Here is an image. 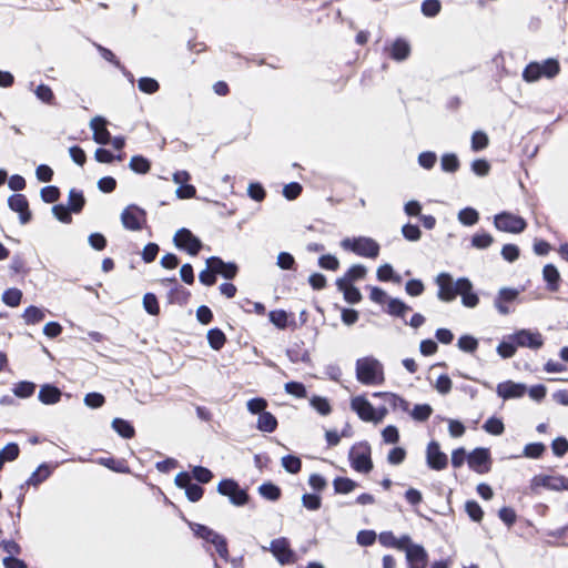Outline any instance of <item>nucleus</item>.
Returning <instances> with one entry per match:
<instances>
[{
  "label": "nucleus",
  "mask_w": 568,
  "mask_h": 568,
  "mask_svg": "<svg viewBox=\"0 0 568 568\" xmlns=\"http://www.w3.org/2000/svg\"><path fill=\"white\" fill-rule=\"evenodd\" d=\"M36 384L28 381L19 382L12 388L13 394L20 398H28L32 396Z\"/></svg>",
  "instance_id": "nucleus-37"
},
{
  "label": "nucleus",
  "mask_w": 568,
  "mask_h": 568,
  "mask_svg": "<svg viewBox=\"0 0 568 568\" xmlns=\"http://www.w3.org/2000/svg\"><path fill=\"white\" fill-rule=\"evenodd\" d=\"M489 450L487 448H476L468 456L469 467L478 474L488 471Z\"/></svg>",
  "instance_id": "nucleus-16"
},
{
  "label": "nucleus",
  "mask_w": 568,
  "mask_h": 568,
  "mask_svg": "<svg viewBox=\"0 0 568 568\" xmlns=\"http://www.w3.org/2000/svg\"><path fill=\"white\" fill-rule=\"evenodd\" d=\"M386 311L392 316L405 318L406 313L410 311V307L399 298L389 297Z\"/></svg>",
  "instance_id": "nucleus-26"
},
{
  "label": "nucleus",
  "mask_w": 568,
  "mask_h": 568,
  "mask_svg": "<svg viewBox=\"0 0 568 568\" xmlns=\"http://www.w3.org/2000/svg\"><path fill=\"white\" fill-rule=\"evenodd\" d=\"M406 559L409 564V568H425L428 555L423 546L413 545V547L407 549Z\"/></svg>",
  "instance_id": "nucleus-19"
},
{
  "label": "nucleus",
  "mask_w": 568,
  "mask_h": 568,
  "mask_svg": "<svg viewBox=\"0 0 568 568\" xmlns=\"http://www.w3.org/2000/svg\"><path fill=\"white\" fill-rule=\"evenodd\" d=\"M225 341V334L220 328H212L207 332V342L213 349H221Z\"/></svg>",
  "instance_id": "nucleus-38"
},
{
  "label": "nucleus",
  "mask_w": 568,
  "mask_h": 568,
  "mask_svg": "<svg viewBox=\"0 0 568 568\" xmlns=\"http://www.w3.org/2000/svg\"><path fill=\"white\" fill-rule=\"evenodd\" d=\"M44 311L33 305L27 307L22 314V318L27 325H34L40 323L44 320Z\"/></svg>",
  "instance_id": "nucleus-29"
},
{
  "label": "nucleus",
  "mask_w": 568,
  "mask_h": 568,
  "mask_svg": "<svg viewBox=\"0 0 568 568\" xmlns=\"http://www.w3.org/2000/svg\"><path fill=\"white\" fill-rule=\"evenodd\" d=\"M318 265L324 270L336 271L339 267V261L332 254H325L318 258Z\"/></svg>",
  "instance_id": "nucleus-60"
},
{
  "label": "nucleus",
  "mask_w": 568,
  "mask_h": 568,
  "mask_svg": "<svg viewBox=\"0 0 568 568\" xmlns=\"http://www.w3.org/2000/svg\"><path fill=\"white\" fill-rule=\"evenodd\" d=\"M143 307L151 315H158L160 312L158 298L152 293H146L143 296Z\"/></svg>",
  "instance_id": "nucleus-52"
},
{
  "label": "nucleus",
  "mask_w": 568,
  "mask_h": 568,
  "mask_svg": "<svg viewBox=\"0 0 568 568\" xmlns=\"http://www.w3.org/2000/svg\"><path fill=\"white\" fill-rule=\"evenodd\" d=\"M462 296V303L466 307H475L477 306L479 298L477 294L473 292V284L467 277L459 278V293Z\"/></svg>",
  "instance_id": "nucleus-20"
},
{
  "label": "nucleus",
  "mask_w": 568,
  "mask_h": 568,
  "mask_svg": "<svg viewBox=\"0 0 568 568\" xmlns=\"http://www.w3.org/2000/svg\"><path fill=\"white\" fill-rule=\"evenodd\" d=\"M494 224L497 230L508 233H520L527 225L524 219L508 212L497 214Z\"/></svg>",
  "instance_id": "nucleus-10"
},
{
  "label": "nucleus",
  "mask_w": 568,
  "mask_h": 568,
  "mask_svg": "<svg viewBox=\"0 0 568 568\" xmlns=\"http://www.w3.org/2000/svg\"><path fill=\"white\" fill-rule=\"evenodd\" d=\"M541 487L550 491H568V477L561 474L535 475V488Z\"/></svg>",
  "instance_id": "nucleus-9"
},
{
  "label": "nucleus",
  "mask_w": 568,
  "mask_h": 568,
  "mask_svg": "<svg viewBox=\"0 0 568 568\" xmlns=\"http://www.w3.org/2000/svg\"><path fill=\"white\" fill-rule=\"evenodd\" d=\"M410 54V44L403 38H397L389 48V57L395 61H404Z\"/></svg>",
  "instance_id": "nucleus-23"
},
{
  "label": "nucleus",
  "mask_w": 568,
  "mask_h": 568,
  "mask_svg": "<svg viewBox=\"0 0 568 568\" xmlns=\"http://www.w3.org/2000/svg\"><path fill=\"white\" fill-rule=\"evenodd\" d=\"M268 318L277 328L284 329L287 326V314L285 311H271Z\"/></svg>",
  "instance_id": "nucleus-53"
},
{
  "label": "nucleus",
  "mask_w": 568,
  "mask_h": 568,
  "mask_svg": "<svg viewBox=\"0 0 568 568\" xmlns=\"http://www.w3.org/2000/svg\"><path fill=\"white\" fill-rule=\"evenodd\" d=\"M129 168L138 174H145L150 171L151 163L142 155H133L129 162Z\"/></svg>",
  "instance_id": "nucleus-33"
},
{
  "label": "nucleus",
  "mask_w": 568,
  "mask_h": 568,
  "mask_svg": "<svg viewBox=\"0 0 568 568\" xmlns=\"http://www.w3.org/2000/svg\"><path fill=\"white\" fill-rule=\"evenodd\" d=\"M479 220L478 212L473 207H465L458 212V221L467 226L476 224Z\"/></svg>",
  "instance_id": "nucleus-40"
},
{
  "label": "nucleus",
  "mask_w": 568,
  "mask_h": 568,
  "mask_svg": "<svg viewBox=\"0 0 568 568\" xmlns=\"http://www.w3.org/2000/svg\"><path fill=\"white\" fill-rule=\"evenodd\" d=\"M192 530L194 534L199 537L204 539L205 541L214 545L217 554L223 559H227L229 557V549H227V541L226 539L214 531L213 529L209 528L207 526L201 525V524H190Z\"/></svg>",
  "instance_id": "nucleus-4"
},
{
  "label": "nucleus",
  "mask_w": 568,
  "mask_h": 568,
  "mask_svg": "<svg viewBox=\"0 0 568 568\" xmlns=\"http://www.w3.org/2000/svg\"><path fill=\"white\" fill-rule=\"evenodd\" d=\"M146 221V213L135 204L128 205L121 213V222L124 229L140 231Z\"/></svg>",
  "instance_id": "nucleus-6"
},
{
  "label": "nucleus",
  "mask_w": 568,
  "mask_h": 568,
  "mask_svg": "<svg viewBox=\"0 0 568 568\" xmlns=\"http://www.w3.org/2000/svg\"><path fill=\"white\" fill-rule=\"evenodd\" d=\"M436 161H437L436 153L432 152V151L422 152L418 155V164L426 170L433 169Z\"/></svg>",
  "instance_id": "nucleus-59"
},
{
  "label": "nucleus",
  "mask_w": 568,
  "mask_h": 568,
  "mask_svg": "<svg viewBox=\"0 0 568 568\" xmlns=\"http://www.w3.org/2000/svg\"><path fill=\"white\" fill-rule=\"evenodd\" d=\"M267 550L266 547H263ZM268 550L277 559L281 565L295 562V554L290 547V542L285 537L276 538L271 541Z\"/></svg>",
  "instance_id": "nucleus-11"
},
{
  "label": "nucleus",
  "mask_w": 568,
  "mask_h": 568,
  "mask_svg": "<svg viewBox=\"0 0 568 568\" xmlns=\"http://www.w3.org/2000/svg\"><path fill=\"white\" fill-rule=\"evenodd\" d=\"M366 273H367V270L364 265L355 264L349 267V270L343 277H339L336 281H343L344 283L352 284V282H354V281L364 278Z\"/></svg>",
  "instance_id": "nucleus-31"
},
{
  "label": "nucleus",
  "mask_w": 568,
  "mask_h": 568,
  "mask_svg": "<svg viewBox=\"0 0 568 568\" xmlns=\"http://www.w3.org/2000/svg\"><path fill=\"white\" fill-rule=\"evenodd\" d=\"M34 94L40 101H42L47 104H53L54 94L49 85H47V84L38 85L37 89L34 90Z\"/></svg>",
  "instance_id": "nucleus-48"
},
{
  "label": "nucleus",
  "mask_w": 568,
  "mask_h": 568,
  "mask_svg": "<svg viewBox=\"0 0 568 568\" xmlns=\"http://www.w3.org/2000/svg\"><path fill=\"white\" fill-rule=\"evenodd\" d=\"M542 280L546 284L547 291L556 293L560 288L561 276L558 267L552 263H547L542 267Z\"/></svg>",
  "instance_id": "nucleus-17"
},
{
  "label": "nucleus",
  "mask_w": 568,
  "mask_h": 568,
  "mask_svg": "<svg viewBox=\"0 0 568 568\" xmlns=\"http://www.w3.org/2000/svg\"><path fill=\"white\" fill-rule=\"evenodd\" d=\"M21 298L22 292L19 288H8L2 294V302L10 307L18 306Z\"/></svg>",
  "instance_id": "nucleus-43"
},
{
  "label": "nucleus",
  "mask_w": 568,
  "mask_h": 568,
  "mask_svg": "<svg viewBox=\"0 0 568 568\" xmlns=\"http://www.w3.org/2000/svg\"><path fill=\"white\" fill-rule=\"evenodd\" d=\"M377 278L382 282L393 281L395 283L400 282V276L395 275L393 266L388 263L381 265L376 272Z\"/></svg>",
  "instance_id": "nucleus-42"
},
{
  "label": "nucleus",
  "mask_w": 568,
  "mask_h": 568,
  "mask_svg": "<svg viewBox=\"0 0 568 568\" xmlns=\"http://www.w3.org/2000/svg\"><path fill=\"white\" fill-rule=\"evenodd\" d=\"M483 428L491 435H501L505 429L503 422L496 417L488 418Z\"/></svg>",
  "instance_id": "nucleus-50"
},
{
  "label": "nucleus",
  "mask_w": 568,
  "mask_h": 568,
  "mask_svg": "<svg viewBox=\"0 0 568 568\" xmlns=\"http://www.w3.org/2000/svg\"><path fill=\"white\" fill-rule=\"evenodd\" d=\"M112 428L123 438H132L135 434L134 427L125 419L114 418Z\"/></svg>",
  "instance_id": "nucleus-30"
},
{
  "label": "nucleus",
  "mask_w": 568,
  "mask_h": 568,
  "mask_svg": "<svg viewBox=\"0 0 568 568\" xmlns=\"http://www.w3.org/2000/svg\"><path fill=\"white\" fill-rule=\"evenodd\" d=\"M85 203V199L81 191L71 189L68 196V210L69 212L79 213Z\"/></svg>",
  "instance_id": "nucleus-28"
},
{
  "label": "nucleus",
  "mask_w": 568,
  "mask_h": 568,
  "mask_svg": "<svg viewBox=\"0 0 568 568\" xmlns=\"http://www.w3.org/2000/svg\"><path fill=\"white\" fill-rule=\"evenodd\" d=\"M277 427V419L276 417L270 413L264 412L261 415H258L257 418V429L265 433H273Z\"/></svg>",
  "instance_id": "nucleus-27"
},
{
  "label": "nucleus",
  "mask_w": 568,
  "mask_h": 568,
  "mask_svg": "<svg viewBox=\"0 0 568 568\" xmlns=\"http://www.w3.org/2000/svg\"><path fill=\"white\" fill-rule=\"evenodd\" d=\"M83 402L90 408H99L104 404L105 398L102 394L92 392V393H88L84 396Z\"/></svg>",
  "instance_id": "nucleus-62"
},
{
  "label": "nucleus",
  "mask_w": 568,
  "mask_h": 568,
  "mask_svg": "<svg viewBox=\"0 0 568 568\" xmlns=\"http://www.w3.org/2000/svg\"><path fill=\"white\" fill-rule=\"evenodd\" d=\"M51 474V470L47 464H41L27 480L28 485L38 486L44 481Z\"/></svg>",
  "instance_id": "nucleus-36"
},
{
  "label": "nucleus",
  "mask_w": 568,
  "mask_h": 568,
  "mask_svg": "<svg viewBox=\"0 0 568 568\" xmlns=\"http://www.w3.org/2000/svg\"><path fill=\"white\" fill-rule=\"evenodd\" d=\"M488 142L489 140L485 132L476 131L471 136V149L475 152L484 150L485 148H487Z\"/></svg>",
  "instance_id": "nucleus-51"
},
{
  "label": "nucleus",
  "mask_w": 568,
  "mask_h": 568,
  "mask_svg": "<svg viewBox=\"0 0 568 568\" xmlns=\"http://www.w3.org/2000/svg\"><path fill=\"white\" fill-rule=\"evenodd\" d=\"M560 63L556 58H546L541 61L535 60V82L540 79L551 80L560 73Z\"/></svg>",
  "instance_id": "nucleus-13"
},
{
  "label": "nucleus",
  "mask_w": 568,
  "mask_h": 568,
  "mask_svg": "<svg viewBox=\"0 0 568 568\" xmlns=\"http://www.w3.org/2000/svg\"><path fill=\"white\" fill-rule=\"evenodd\" d=\"M276 265L281 270H293L295 266V258L291 253L281 252L276 257Z\"/></svg>",
  "instance_id": "nucleus-54"
},
{
  "label": "nucleus",
  "mask_w": 568,
  "mask_h": 568,
  "mask_svg": "<svg viewBox=\"0 0 568 568\" xmlns=\"http://www.w3.org/2000/svg\"><path fill=\"white\" fill-rule=\"evenodd\" d=\"M260 495L267 499L275 501L281 497V489L272 483H264L258 487Z\"/></svg>",
  "instance_id": "nucleus-39"
},
{
  "label": "nucleus",
  "mask_w": 568,
  "mask_h": 568,
  "mask_svg": "<svg viewBox=\"0 0 568 568\" xmlns=\"http://www.w3.org/2000/svg\"><path fill=\"white\" fill-rule=\"evenodd\" d=\"M477 346L478 342L473 336L464 335L458 339V347L464 352L473 353L477 349Z\"/></svg>",
  "instance_id": "nucleus-63"
},
{
  "label": "nucleus",
  "mask_w": 568,
  "mask_h": 568,
  "mask_svg": "<svg viewBox=\"0 0 568 568\" xmlns=\"http://www.w3.org/2000/svg\"><path fill=\"white\" fill-rule=\"evenodd\" d=\"M465 510L467 515L473 519L474 521H480L484 516V511L479 504L475 500H468L465 504Z\"/></svg>",
  "instance_id": "nucleus-49"
},
{
  "label": "nucleus",
  "mask_w": 568,
  "mask_h": 568,
  "mask_svg": "<svg viewBox=\"0 0 568 568\" xmlns=\"http://www.w3.org/2000/svg\"><path fill=\"white\" fill-rule=\"evenodd\" d=\"M518 296V291L511 288H501L498 293V296L495 300V307L503 315H506L510 312L507 303H510L516 300Z\"/></svg>",
  "instance_id": "nucleus-22"
},
{
  "label": "nucleus",
  "mask_w": 568,
  "mask_h": 568,
  "mask_svg": "<svg viewBox=\"0 0 568 568\" xmlns=\"http://www.w3.org/2000/svg\"><path fill=\"white\" fill-rule=\"evenodd\" d=\"M333 486L336 494H348L357 487V484L347 477H336Z\"/></svg>",
  "instance_id": "nucleus-35"
},
{
  "label": "nucleus",
  "mask_w": 568,
  "mask_h": 568,
  "mask_svg": "<svg viewBox=\"0 0 568 568\" xmlns=\"http://www.w3.org/2000/svg\"><path fill=\"white\" fill-rule=\"evenodd\" d=\"M442 9V4L439 0H424L420 6L422 13L425 17L434 18L436 17Z\"/></svg>",
  "instance_id": "nucleus-46"
},
{
  "label": "nucleus",
  "mask_w": 568,
  "mask_h": 568,
  "mask_svg": "<svg viewBox=\"0 0 568 568\" xmlns=\"http://www.w3.org/2000/svg\"><path fill=\"white\" fill-rule=\"evenodd\" d=\"M402 234L407 241H410V242H416L422 236V232H420L419 227L415 224H409V223L405 224L402 227Z\"/></svg>",
  "instance_id": "nucleus-56"
},
{
  "label": "nucleus",
  "mask_w": 568,
  "mask_h": 568,
  "mask_svg": "<svg viewBox=\"0 0 568 568\" xmlns=\"http://www.w3.org/2000/svg\"><path fill=\"white\" fill-rule=\"evenodd\" d=\"M20 453L19 446L16 443L7 444L1 450L0 455L3 456L6 462H13L18 458Z\"/></svg>",
  "instance_id": "nucleus-61"
},
{
  "label": "nucleus",
  "mask_w": 568,
  "mask_h": 568,
  "mask_svg": "<svg viewBox=\"0 0 568 568\" xmlns=\"http://www.w3.org/2000/svg\"><path fill=\"white\" fill-rule=\"evenodd\" d=\"M336 286L343 293L344 298L349 304H357L362 301V294L357 287L343 281H336Z\"/></svg>",
  "instance_id": "nucleus-25"
},
{
  "label": "nucleus",
  "mask_w": 568,
  "mask_h": 568,
  "mask_svg": "<svg viewBox=\"0 0 568 568\" xmlns=\"http://www.w3.org/2000/svg\"><path fill=\"white\" fill-rule=\"evenodd\" d=\"M284 389L287 394H291L297 398L306 397V388L300 382H288L284 385Z\"/></svg>",
  "instance_id": "nucleus-55"
},
{
  "label": "nucleus",
  "mask_w": 568,
  "mask_h": 568,
  "mask_svg": "<svg viewBox=\"0 0 568 568\" xmlns=\"http://www.w3.org/2000/svg\"><path fill=\"white\" fill-rule=\"evenodd\" d=\"M371 454L372 449L367 442H359L353 445L348 453L353 469L363 474L369 473L373 469Z\"/></svg>",
  "instance_id": "nucleus-2"
},
{
  "label": "nucleus",
  "mask_w": 568,
  "mask_h": 568,
  "mask_svg": "<svg viewBox=\"0 0 568 568\" xmlns=\"http://www.w3.org/2000/svg\"><path fill=\"white\" fill-rule=\"evenodd\" d=\"M460 166L458 156L455 153H445L440 158V168L444 172L455 173Z\"/></svg>",
  "instance_id": "nucleus-32"
},
{
  "label": "nucleus",
  "mask_w": 568,
  "mask_h": 568,
  "mask_svg": "<svg viewBox=\"0 0 568 568\" xmlns=\"http://www.w3.org/2000/svg\"><path fill=\"white\" fill-rule=\"evenodd\" d=\"M105 120L95 116L90 121V128L93 131V140L99 144H108L110 142V132L105 128Z\"/></svg>",
  "instance_id": "nucleus-21"
},
{
  "label": "nucleus",
  "mask_w": 568,
  "mask_h": 568,
  "mask_svg": "<svg viewBox=\"0 0 568 568\" xmlns=\"http://www.w3.org/2000/svg\"><path fill=\"white\" fill-rule=\"evenodd\" d=\"M217 491L223 496H227L235 506H243L248 500L247 493L240 488L239 484L233 479L221 480L217 485Z\"/></svg>",
  "instance_id": "nucleus-8"
},
{
  "label": "nucleus",
  "mask_w": 568,
  "mask_h": 568,
  "mask_svg": "<svg viewBox=\"0 0 568 568\" xmlns=\"http://www.w3.org/2000/svg\"><path fill=\"white\" fill-rule=\"evenodd\" d=\"M494 239L488 233H477L471 237L473 246L477 248H486L491 245Z\"/></svg>",
  "instance_id": "nucleus-58"
},
{
  "label": "nucleus",
  "mask_w": 568,
  "mask_h": 568,
  "mask_svg": "<svg viewBox=\"0 0 568 568\" xmlns=\"http://www.w3.org/2000/svg\"><path fill=\"white\" fill-rule=\"evenodd\" d=\"M496 393L503 399L520 398L526 393L532 398V388H527L525 384L514 383L511 381L503 382L497 385Z\"/></svg>",
  "instance_id": "nucleus-12"
},
{
  "label": "nucleus",
  "mask_w": 568,
  "mask_h": 568,
  "mask_svg": "<svg viewBox=\"0 0 568 568\" xmlns=\"http://www.w3.org/2000/svg\"><path fill=\"white\" fill-rule=\"evenodd\" d=\"M173 243L179 250L186 251L190 255H196L203 244L190 230L180 229L175 232Z\"/></svg>",
  "instance_id": "nucleus-5"
},
{
  "label": "nucleus",
  "mask_w": 568,
  "mask_h": 568,
  "mask_svg": "<svg viewBox=\"0 0 568 568\" xmlns=\"http://www.w3.org/2000/svg\"><path fill=\"white\" fill-rule=\"evenodd\" d=\"M9 207L19 213L21 224H27L31 220L29 203L23 194H13L8 199Z\"/></svg>",
  "instance_id": "nucleus-15"
},
{
  "label": "nucleus",
  "mask_w": 568,
  "mask_h": 568,
  "mask_svg": "<svg viewBox=\"0 0 568 568\" xmlns=\"http://www.w3.org/2000/svg\"><path fill=\"white\" fill-rule=\"evenodd\" d=\"M427 465L435 470L446 468L448 464L447 455L440 450L439 444L435 440L430 442L426 450Z\"/></svg>",
  "instance_id": "nucleus-14"
},
{
  "label": "nucleus",
  "mask_w": 568,
  "mask_h": 568,
  "mask_svg": "<svg viewBox=\"0 0 568 568\" xmlns=\"http://www.w3.org/2000/svg\"><path fill=\"white\" fill-rule=\"evenodd\" d=\"M438 292L437 297L443 302H452L456 298L459 293V278L454 282L453 277L448 273H440L435 280Z\"/></svg>",
  "instance_id": "nucleus-7"
},
{
  "label": "nucleus",
  "mask_w": 568,
  "mask_h": 568,
  "mask_svg": "<svg viewBox=\"0 0 568 568\" xmlns=\"http://www.w3.org/2000/svg\"><path fill=\"white\" fill-rule=\"evenodd\" d=\"M310 405L322 416H327L332 412L331 404L326 397L314 395L310 399Z\"/></svg>",
  "instance_id": "nucleus-34"
},
{
  "label": "nucleus",
  "mask_w": 568,
  "mask_h": 568,
  "mask_svg": "<svg viewBox=\"0 0 568 568\" xmlns=\"http://www.w3.org/2000/svg\"><path fill=\"white\" fill-rule=\"evenodd\" d=\"M351 408L364 422H372L374 419L375 408L364 396L352 398Z\"/></svg>",
  "instance_id": "nucleus-18"
},
{
  "label": "nucleus",
  "mask_w": 568,
  "mask_h": 568,
  "mask_svg": "<svg viewBox=\"0 0 568 568\" xmlns=\"http://www.w3.org/2000/svg\"><path fill=\"white\" fill-rule=\"evenodd\" d=\"M40 195L43 202L53 203L58 201L60 191L57 186L49 185L41 189Z\"/></svg>",
  "instance_id": "nucleus-57"
},
{
  "label": "nucleus",
  "mask_w": 568,
  "mask_h": 568,
  "mask_svg": "<svg viewBox=\"0 0 568 568\" xmlns=\"http://www.w3.org/2000/svg\"><path fill=\"white\" fill-rule=\"evenodd\" d=\"M282 466L290 474H297L301 470L302 462L297 456L286 455L282 457Z\"/></svg>",
  "instance_id": "nucleus-45"
},
{
  "label": "nucleus",
  "mask_w": 568,
  "mask_h": 568,
  "mask_svg": "<svg viewBox=\"0 0 568 568\" xmlns=\"http://www.w3.org/2000/svg\"><path fill=\"white\" fill-rule=\"evenodd\" d=\"M552 454L561 458L568 453V439L566 436H557L550 444Z\"/></svg>",
  "instance_id": "nucleus-41"
},
{
  "label": "nucleus",
  "mask_w": 568,
  "mask_h": 568,
  "mask_svg": "<svg viewBox=\"0 0 568 568\" xmlns=\"http://www.w3.org/2000/svg\"><path fill=\"white\" fill-rule=\"evenodd\" d=\"M356 378L364 385H381L384 377V367L382 363L372 357L366 356L356 361Z\"/></svg>",
  "instance_id": "nucleus-1"
},
{
  "label": "nucleus",
  "mask_w": 568,
  "mask_h": 568,
  "mask_svg": "<svg viewBox=\"0 0 568 568\" xmlns=\"http://www.w3.org/2000/svg\"><path fill=\"white\" fill-rule=\"evenodd\" d=\"M138 88L140 91H142L143 93H146V94H153L155 92L159 91L160 89V84L159 82L153 79V78H149V77H142L139 79L138 81Z\"/></svg>",
  "instance_id": "nucleus-44"
},
{
  "label": "nucleus",
  "mask_w": 568,
  "mask_h": 568,
  "mask_svg": "<svg viewBox=\"0 0 568 568\" xmlns=\"http://www.w3.org/2000/svg\"><path fill=\"white\" fill-rule=\"evenodd\" d=\"M246 406H247V410L250 413L261 415L262 413L265 412L264 409L267 406V402L264 398L256 397V398L250 399L247 402Z\"/></svg>",
  "instance_id": "nucleus-64"
},
{
  "label": "nucleus",
  "mask_w": 568,
  "mask_h": 568,
  "mask_svg": "<svg viewBox=\"0 0 568 568\" xmlns=\"http://www.w3.org/2000/svg\"><path fill=\"white\" fill-rule=\"evenodd\" d=\"M62 396L61 390L50 384H44L40 387L38 398L44 405H53L60 402Z\"/></svg>",
  "instance_id": "nucleus-24"
},
{
  "label": "nucleus",
  "mask_w": 568,
  "mask_h": 568,
  "mask_svg": "<svg viewBox=\"0 0 568 568\" xmlns=\"http://www.w3.org/2000/svg\"><path fill=\"white\" fill-rule=\"evenodd\" d=\"M341 245L343 248L349 250L363 257L375 258L379 253L378 243L371 237H346L341 242Z\"/></svg>",
  "instance_id": "nucleus-3"
},
{
  "label": "nucleus",
  "mask_w": 568,
  "mask_h": 568,
  "mask_svg": "<svg viewBox=\"0 0 568 568\" xmlns=\"http://www.w3.org/2000/svg\"><path fill=\"white\" fill-rule=\"evenodd\" d=\"M433 413V408L428 404H417L414 406L410 415L417 422H425Z\"/></svg>",
  "instance_id": "nucleus-47"
}]
</instances>
